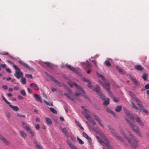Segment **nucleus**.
Masks as SVG:
<instances>
[{"label": "nucleus", "instance_id": "nucleus-29", "mask_svg": "<svg viewBox=\"0 0 149 149\" xmlns=\"http://www.w3.org/2000/svg\"><path fill=\"white\" fill-rule=\"evenodd\" d=\"M26 130L28 131L29 133H30L32 136H34L35 135V133L34 132L32 131L30 128H27V129H26Z\"/></svg>", "mask_w": 149, "mask_h": 149}, {"label": "nucleus", "instance_id": "nucleus-8", "mask_svg": "<svg viewBox=\"0 0 149 149\" xmlns=\"http://www.w3.org/2000/svg\"><path fill=\"white\" fill-rule=\"evenodd\" d=\"M87 85L88 88L94 91L98 92V90H99V86L96 85L95 87H94V86H92L90 81L88 83Z\"/></svg>", "mask_w": 149, "mask_h": 149}, {"label": "nucleus", "instance_id": "nucleus-40", "mask_svg": "<svg viewBox=\"0 0 149 149\" xmlns=\"http://www.w3.org/2000/svg\"><path fill=\"white\" fill-rule=\"evenodd\" d=\"M130 95L135 100H136L137 98L136 96L132 92H129Z\"/></svg>", "mask_w": 149, "mask_h": 149}, {"label": "nucleus", "instance_id": "nucleus-56", "mask_svg": "<svg viewBox=\"0 0 149 149\" xmlns=\"http://www.w3.org/2000/svg\"><path fill=\"white\" fill-rule=\"evenodd\" d=\"M25 76L26 78H29L30 79L32 78V75L31 74H26Z\"/></svg>", "mask_w": 149, "mask_h": 149}, {"label": "nucleus", "instance_id": "nucleus-32", "mask_svg": "<svg viewBox=\"0 0 149 149\" xmlns=\"http://www.w3.org/2000/svg\"><path fill=\"white\" fill-rule=\"evenodd\" d=\"M142 110L143 112H145L146 114L148 115H149V112L148 111L146 110V109H145L143 107L142 108H140V110L139 112H140L141 111V110Z\"/></svg>", "mask_w": 149, "mask_h": 149}, {"label": "nucleus", "instance_id": "nucleus-36", "mask_svg": "<svg viewBox=\"0 0 149 149\" xmlns=\"http://www.w3.org/2000/svg\"><path fill=\"white\" fill-rule=\"evenodd\" d=\"M131 103L132 105V107L133 109H134L136 110H139V108L135 105V104L132 101H131Z\"/></svg>", "mask_w": 149, "mask_h": 149}, {"label": "nucleus", "instance_id": "nucleus-3", "mask_svg": "<svg viewBox=\"0 0 149 149\" xmlns=\"http://www.w3.org/2000/svg\"><path fill=\"white\" fill-rule=\"evenodd\" d=\"M14 68L16 70L15 73L14 75L15 76L17 79H19L23 77L22 73L20 71V69L16 65H14Z\"/></svg>", "mask_w": 149, "mask_h": 149}, {"label": "nucleus", "instance_id": "nucleus-62", "mask_svg": "<svg viewBox=\"0 0 149 149\" xmlns=\"http://www.w3.org/2000/svg\"><path fill=\"white\" fill-rule=\"evenodd\" d=\"M6 61L8 63H9L11 65H13V67L14 68V65H15L12 62L8 60H7Z\"/></svg>", "mask_w": 149, "mask_h": 149}, {"label": "nucleus", "instance_id": "nucleus-4", "mask_svg": "<svg viewBox=\"0 0 149 149\" xmlns=\"http://www.w3.org/2000/svg\"><path fill=\"white\" fill-rule=\"evenodd\" d=\"M100 135L106 141V142H105L104 143V144L106 146L105 147L107 149H113L112 146L110 144V142L107 139L105 135L102 132L100 133Z\"/></svg>", "mask_w": 149, "mask_h": 149}, {"label": "nucleus", "instance_id": "nucleus-17", "mask_svg": "<svg viewBox=\"0 0 149 149\" xmlns=\"http://www.w3.org/2000/svg\"><path fill=\"white\" fill-rule=\"evenodd\" d=\"M130 127L132 129L133 131L135 132L139 133L140 132L138 127L134 125L133 124Z\"/></svg>", "mask_w": 149, "mask_h": 149}, {"label": "nucleus", "instance_id": "nucleus-42", "mask_svg": "<svg viewBox=\"0 0 149 149\" xmlns=\"http://www.w3.org/2000/svg\"><path fill=\"white\" fill-rule=\"evenodd\" d=\"M50 111L52 112L53 113L57 114V112L56 109H55L54 108L50 107L49 108Z\"/></svg>", "mask_w": 149, "mask_h": 149}, {"label": "nucleus", "instance_id": "nucleus-5", "mask_svg": "<svg viewBox=\"0 0 149 149\" xmlns=\"http://www.w3.org/2000/svg\"><path fill=\"white\" fill-rule=\"evenodd\" d=\"M48 77L50 78L51 81L54 82L55 84L58 86L61 87L63 86L64 88L66 87V86L62 82L58 81V80H57L52 75H49L48 76Z\"/></svg>", "mask_w": 149, "mask_h": 149}, {"label": "nucleus", "instance_id": "nucleus-64", "mask_svg": "<svg viewBox=\"0 0 149 149\" xmlns=\"http://www.w3.org/2000/svg\"><path fill=\"white\" fill-rule=\"evenodd\" d=\"M98 123H99V125H100L102 127H104V126L101 123V120H99V121H98Z\"/></svg>", "mask_w": 149, "mask_h": 149}, {"label": "nucleus", "instance_id": "nucleus-11", "mask_svg": "<svg viewBox=\"0 0 149 149\" xmlns=\"http://www.w3.org/2000/svg\"><path fill=\"white\" fill-rule=\"evenodd\" d=\"M97 75L98 77L101 78L102 79L103 81V82L104 83L106 86H109L110 85V84L109 83V81L105 79V78L103 75H102L101 74L99 73H97Z\"/></svg>", "mask_w": 149, "mask_h": 149}, {"label": "nucleus", "instance_id": "nucleus-63", "mask_svg": "<svg viewBox=\"0 0 149 149\" xmlns=\"http://www.w3.org/2000/svg\"><path fill=\"white\" fill-rule=\"evenodd\" d=\"M83 80L85 82H86L87 83H88L89 81H90L88 79H87L86 78H83Z\"/></svg>", "mask_w": 149, "mask_h": 149}, {"label": "nucleus", "instance_id": "nucleus-57", "mask_svg": "<svg viewBox=\"0 0 149 149\" xmlns=\"http://www.w3.org/2000/svg\"><path fill=\"white\" fill-rule=\"evenodd\" d=\"M94 119L98 122V121H99V120H101L97 116H96L94 115H93Z\"/></svg>", "mask_w": 149, "mask_h": 149}, {"label": "nucleus", "instance_id": "nucleus-52", "mask_svg": "<svg viewBox=\"0 0 149 149\" xmlns=\"http://www.w3.org/2000/svg\"><path fill=\"white\" fill-rule=\"evenodd\" d=\"M76 123L77 125L79 126L80 129L82 130H84V128L81 126V125L79 123V122H77V121H76Z\"/></svg>", "mask_w": 149, "mask_h": 149}, {"label": "nucleus", "instance_id": "nucleus-44", "mask_svg": "<svg viewBox=\"0 0 149 149\" xmlns=\"http://www.w3.org/2000/svg\"><path fill=\"white\" fill-rule=\"evenodd\" d=\"M21 83L23 84H25L26 83V79L24 77H22L21 79Z\"/></svg>", "mask_w": 149, "mask_h": 149}, {"label": "nucleus", "instance_id": "nucleus-31", "mask_svg": "<svg viewBox=\"0 0 149 149\" xmlns=\"http://www.w3.org/2000/svg\"><path fill=\"white\" fill-rule=\"evenodd\" d=\"M21 123L23 127L26 130V129H27V128H29V127L26 125V123H25L24 122H22Z\"/></svg>", "mask_w": 149, "mask_h": 149}, {"label": "nucleus", "instance_id": "nucleus-25", "mask_svg": "<svg viewBox=\"0 0 149 149\" xmlns=\"http://www.w3.org/2000/svg\"><path fill=\"white\" fill-rule=\"evenodd\" d=\"M134 68L140 71H142L143 69V68L140 65H135Z\"/></svg>", "mask_w": 149, "mask_h": 149}, {"label": "nucleus", "instance_id": "nucleus-45", "mask_svg": "<svg viewBox=\"0 0 149 149\" xmlns=\"http://www.w3.org/2000/svg\"><path fill=\"white\" fill-rule=\"evenodd\" d=\"M43 102L45 103L47 105L49 106H53L52 103H51L50 102H47L45 100H44Z\"/></svg>", "mask_w": 149, "mask_h": 149}, {"label": "nucleus", "instance_id": "nucleus-35", "mask_svg": "<svg viewBox=\"0 0 149 149\" xmlns=\"http://www.w3.org/2000/svg\"><path fill=\"white\" fill-rule=\"evenodd\" d=\"M66 65L67 66V67L69 68L72 71H74L75 69V68L72 67L70 65H68V64H66Z\"/></svg>", "mask_w": 149, "mask_h": 149}, {"label": "nucleus", "instance_id": "nucleus-13", "mask_svg": "<svg viewBox=\"0 0 149 149\" xmlns=\"http://www.w3.org/2000/svg\"><path fill=\"white\" fill-rule=\"evenodd\" d=\"M129 77L131 80L133 82L134 84L136 86H138L139 84V81H137L135 78H134L132 76L130 75Z\"/></svg>", "mask_w": 149, "mask_h": 149}, {"label": "nucleus", "instance_id": "nucleus-60", "mask_svg": "<svg viewBox=\"0 0 149 149\" xmlns=\"http://www.w3.org/2000/svg\"><path fill=\"white\" fill-rule=\"evenodd\" d=\"M17 116L19 117H25V115H22L18 113H17Z\"/></svg>", "mask_w": 149, "mask_h": 149}, {"label": "nucleus", "instance_id": "nucleus-50", "mask_svg": "<svg viewBox=\"0 0 149 149\" xmlns=\"http://www.w3.org/2000/svg\"><path fill=\"white\" fill-rule=\"evenodd\" d=\"M67 90V91L70 94H72V92L71 90L68 87L66 86V87L64 88Z\"/></svg>", "mask_w": 149, "mask_h": 149}, {"label": "nucleus", "instance_id": "nucleus-58", "mask_svg": "<svg viewBox=\"0 0 149 149\" xmlns=\"http://www.w3.org/2000/svg\"><path fill=\"white\" fill-rule=\"evenodd\" d=\"M0 54L1 55H8V52H3L0 53Z\"/></svg>", "mask_w": 149, "mask_h": 149}, {"label": "nucleus", "instance_id": "nucleus-7", "mask_svg": "<svg viewBox=\"0 0 149 149\" xmlns=\"http://www.w3.org/2000/svg\"><path fill=\"white\" fill-rule=\"evenodd\" d=\"M82 108L83 109L84 111L82 112V114L84 117L87 119L90 117V111L86 109H85L84 106H81Z\"/></svg>", "mask_w": 149, "mask_h": 149}, {"label": "nucleus", "instance_id": "nucleus-28", "mask_svg": "<svg viewBox=\"0 0 149 149\" xmlns=\"http://www.w3.org/2000/svg\"><path fill=\"white\" fill-rule=\"evenodd\" d=\"M96 139L98 142L102 145L104 146L105 142H103L102 139L98 136H96Z\"/></svg>", "mask_w": 149, "mask_h": 149}, {"label": "nucleus", "instance_id": "nucleus-24", "mask_svg": "<svg viewBox=\"0 0 149 149\" xmlns=\"http://www.w3.org/2000/svg\"><path fill=\"white\" fill-rule=\"evenodd\" d=\"M19 132L21 136L24 139L26 138L27 137V134L23 131L20 130Z\"/></svg>", "mask_w": 149, "mask_h": 149}, {"label": "nucleus", "instance_id": "nucleus-19", "mask_svg": "<svg viewBox=\"0 0 149 149\" xmlns=\"http://www.w3.org/2000/svg\"><path fill=\"white\" fill-rule=\"evenodd\" d=\"M33 96L37 101L40 102H42L41 98L40 95H39L34 94L33 95Z\"/></svg>", "mask_w": 149, "mask_h": 149}, {"label": "nucleus", "instance_id": "nucleus-33", "mask_svg": "<svg viewBox=\"0 0 149 149\" xmlns=\"http://www.w3.org/2000/svg\"><path fill=\"white\" fill-rule=\"evenodd\" d=\"M122 109V107L121 106H117L116 109H115V111L117 112H119Z\"/></svg>", "mask_w": 149, "mask_h": 149}, {"label": "nucleus", "instance_id": "nucleus-12", "mask_svg": "<svg viewBox=\"0 0 149 149\" xmlns=\"http://www.w3.org/2000/svg\"><path fill=\"white\" fill-rule=\"evenodd\" d=\"M0 140L1 141L4 142L6 145H8L10 144V142L7 140L6 139L4 138L2 135L0 134Z\"/></svg>", "mask_w": 149, "mask_h": 149}, {"label": "nucleus", "instance_id": "nucleus-55", "mask_svg": "<svg viewBox=\"0 0 149 149\" xmlns=\"http://www.w3.org/2000/svg\"><path fill=\"white\" fill-rule=\"evenodd\" d=\"M71 149H77L76 148V147L72 143H71V145L69 146Z\"/></svg>", "mask_w": 149, "mask_h": 149}, {"label": "nucleus", "instance_id": "nucleus-27", "mask_svg": "<svg viewBox=\"0 0 149 149\" xmlns=\"http://www.w3.org/2000/svg\"><path fill=\"white\" fill-rule=\"evenodd\" d=\"M62 132L64 133V134L65 135V136H66L67 138L69 137V136L68 135V132L65 128H63L62 129Z\"/></svg>", "mask_w": 149, "mask_h": 149}, {"label": "nucleus", "instance_id": "nucleus-6", "mask_svg": "<svg viewBox=\"0 0 149 149\" xmlns=\"http://www.w3.org/2000/svg\"><path fill=\"white\" fill-rule=\"evenodd\" d=\"M108 128L109 129L111 133L115 137L117 138L119 140L121 141H123V139H122V137L118 135L116 132L112 127L110 126H108Z\"/></svg>", "mask_w": 149, "mask_h": 149}, {"label": "nucleus", "instance_id": "nucleus-16", "mask_svg": "<svg viewBox=\"0 0 149 149\" xmlns=\"http://www.w3.org/2000/svg\"><path fill=\"white\" fill-rule=\"evenodd\" d=\"M136 121L141 126H143L144 125V123L141 121L140 118L138 116H136L135 118Z\"/></svg>", "mask_w": 149, "mask_h": 149}, {"label": "nucleus", "instance_id": "nucleus-26", "mask_svg": "<svg viewBox=\"0 0 149 149\" xmlns=\"http://www.w3.org/2000/svg\"><path fill=\"white\" fill-rule=\"evenodd\" d=\"M109 104V99L107 98L106 99H105L104 100L103 104L104 105L107 106Z\"/></svg>", "mask_w": 149, "mask_h": 149}, {"label": "nucleus", "instance_id": "nucleus-53", "mask_svg": "<svg viewBox=\"0 0 149 149\" xmlns=\"http://www.w3.org/2000/svg\"><path fill=\"white\" fill-rule=\"evenodd\" d=\"M20 93L21 95L24 96L26 95V93L24 89L20 91Z\"/></svg>", "mask_w": 149, "mask_h": 149}, {"label": "nucleus", "instance_id": "nucleus-38", "mask_svg": "<svg viewBox=\"0 0 149 149\" xmlns=\"http://www.w3.org/2000/svg\"><path fill=\"white\" fill-rule=\"evenodd\" d=\"M106 111L108 113L111 114L114 116V117L115 116V114L112 111L110 110L108 108L107 109H106Z\"/></svg>", "mask_w": 149, "mask_h": 149}, {"label": "nucleus", "instance_id": "nucleus-9", "mask_svg": "<svg viewBox=\"0 0 149 149\" xmlns=\"http://www.w3.org/2000/svg\"><path fill=\"white\" fill-rule=\"evenodd\" d=\"M123 110L124 111L126 116L129 118L131 120L133 121L134 117L132 114L130 113L125 108H123Z\"/></svg>", "mask_w": 149, "mask_h": 149}, {"label": "nucleus", "instance_id": "nucleus-34", "mask_svg": "<svg viewBox=\"0 0 149 149\" xmlns=\"http://www.w3.org/2000/svg\"><path fill=\"white\" fill-rule=\"evenodd\" d=\"M44 63L46 65L47 67L50 68H52L53 67V66L49 62H44Z\"/></svg>", "mask_w": 149, "mask_h": 149}, {"label": "nucleus", "instance_id": "nucleus-21", "mask_svg": "<svg viewBox=\"0 0 149 149\" xmlns=\"http://www.w3.org/2000/svg\"><path fill=\"white\" fill-rule=\"evenodd\" d=\"M9 106L14 111H17L19 110V108L17 106H14L11 104L10 103V104H8Z\"/></svg>", "mask_w": 149, "mask_h": 149}, {"label": "nucleus", "instance_id": "nucleus-48", "mask_svg": "<svg viewBox=\"0 0 149 149\" xmlns=\"http://www.w3.org/2000/svg\"><path fill=\"white\" fill-rule=\"evenodd\" d=\"M87 120H89L93 125H96L95 122L93 120H92V118L91 117L87 119Z\"/></svg>", "mask_w": 149, "mask_h": 149}, {"label": "nucleus", "instance_id": "nucleus-1", "mask_svg": "<svg viewBox=\"0 0 149 149\" xmlns=\"http://www.w3.org/2000/svg\"><path fill=\"white\" fill-rule=\"evenodd\" d=\"M68 84L70 86L72 87H73V85H74V86L77 88V90L79 92V93H78L76 92H75V96H78L80 95L83 97L84 98L86 99L87 100H89L88 97L85 95V91L83 90V88L81 86L78 85L77 83L74 81L70 82L68 83Z\"/></svg>", "mask_w": 149, "mask_h": 149}, {"label": "nucleus", "instance_id": "nucleus-23", "mask_svg": "<svg viewBox=\"0 0 149 149\" xmlns=\"http://www.w3.org/2000/svg\"><path fill=\"white\" fill-rule=\"evenodd\" d=\"M33 142L34 144L36 146L38 149H43L41 146L38 143V142L36 140H34Z\"/></svg>", "mask_w": 149, "mask_h": 149}, {"label": "nucleus", "instance_id": "nucleus-54", "mask_svg": "<svg viewBox=\"0 0 149 149\" xmlns=\"http://www.w3.org/2000/svg\"><path fill=\"white\" fill-rule=\"evenodd\" d=\"M125 120L127 122V124L129 125L130 127L132 124L131 123V122L128 119L125 118Z\"/></svg>", "mask_w": 149, "mask_h": 149}, {"label": "nucleus", "instance_id": "nucleus-18", "mask_svg": "<svg viewBox=\"0 0 149 149\" xmlns=\"http://www.w3.org/2000/svg\"><path fill=\"white\" fill-rule=\"evenodd\" d=\"M83 136L88 141L90 144L91 145L92 144V140L91 138H90V137L85 132L83 133Z\"/></svg>", "mask_w": 149, "mask_h": 149}, {"label": "nucleus", "instance_id": "nucleus-59", "mask_svg": "<svg viewBox=\"0 0 149 149\" xmlns=\"http://www.w3.org/2000/svg\"><path fill=\"white\" fill-rule=\"evenodd\" d=\"M0 67L1 68H6L7 66L6 64H2L0 65Z\"/></svg>", "mask_w": 149, "mask_h": 149}, {"label": "nucleus", "instance_id": "nucleus-20", "mask_svg": "<svg viewBox=\"0 0 149 149\" xmlns=\"http://www.w3.org/2000/svg\"><path fill=\"white\" fill-rule=\"evenodd\" d=\"M135 100L136 102L138 105L139 107V109L140 110V108H142L143 107L142 102L138 98Z\"/></svg>", "mask_w": 149, "mask_h": 149}, {"label": "nucleus", "instance_id": "nucleus-47", "mask_svg": "<svg viewBox=\"0 0 149 149\" xmlns=\"http://www.w3.org/2000/svg\"><path fill=\"white\" fill-rule=\"evenodd\" d=\"M77 141L80 144H83L84 143V142L78 136H77Z\"/></svg>", "mask_w": 149, "mask_h": 149}, {"label": "nucleus", "instance_id": "nucleus-46", "mask_svg": "<svg viewBox=\"0 0 149 149\" xmlns=\"http://www.w3.org/2000/svg\"><path fill=\"white\" fill-rule=\"evenodd\" d=\"M104 63H105L107 66H110L111 65V63L108 60H106L104 62Z\"/></svg>", "mask_w": 149, "mask_h": 149}, {"label": "nucleus", "instance_id": "nucleus-49", "mask_svg": "<svg viewBox=\"0 0 149 149\" xmlns=\"http://www.w3.org/2000/svg\"><path fill=\"white\" fill-rule=\"evenodd\" d=\"M146 89H149V84L145 85L144 86V88H142L141 91L145 90Z\"/></svg>", "mask_w": 149, "mask_h": 149}, {"label": "nucleus", "instance_id": "nucleus-37", "mask_svg": "<svg viewBox=\"0 0 149 149\" xmlns=\"http://www.w3.org/2000/svg\"><path fill=\"white\" fill-rule=\"evenodd\" d=\"M73 72H75L80 76H82V74H81L80 72L78 70L76 69L75 68V69L74 70Z\"/></svg>", "mask_w": 149, "mask_h": 149}, {"label": "nucleus", "instance_id": "nucleus-51", "mask_svg": "<svg viewBox=\"0 0 149 149\" xmlns=\"http://www.w3.org/2000/svg\"><path fill=\"white\" fill-rule=\"evenodd\" d=\"M112 98L113 99V101L115 102H117L119 101V99L118 98H116L114 96H113Z\"/></svg>", "mask_w": 149, "mask_h": 149}, {"label": "nucleus", "instance_id": "nucleus-43", "mask_svg": "<svg viewBox=\"0 0 149 149\" xmlns=\"http://www.w3.org/2000/svg\"><path fill=\"white\" fill-rule=\"evenodd\" d=\"M2 98L8 104H10V102H8L3 96V94L1 95Z\"/></svg>", "mask_w": 149, "mask_h": 149}, {"label": "nucleus", "instance_id": "nucleus-22", "mask_svg": "<svg viewBox=\"0 0 149 149\" xmlns=\"http://www.w3.org/2000/svg\"><path fill=\"white\" fill-rule=\"evenodd\" d=\"M30 86L32 87H33V89L36 90H38L39 88H38L37 85L34 83H32L30 84Z\"/></svg>", "mask_w": 149, "mask_h": 149}, {"label": "nucleus", "instance_id": "nucleus-2", "mask_svg": "<svg viewBox=\"0 0 149 149\" xmlns=\"http://www.w3.org/2000/svg\"><path fill=\"white\" fill-rule=\"evenodd\" d=\"M129 135L131 139H130L128 137L125 136L126 139L127 140L128 143L133 148H135L137 147V141L136 140V138L133 136L132 135L130 134Z\"/></svg>", "mask_w": 149, "mask_h": 149}, {"label": "nucleus", "instance_id": "nucleus-14", "mask_svg": "<svg viewBox=\"0 0 149 149\" xmlns=\"http://www.w3.org/2000/svg\"><path fill=\"white\" fill-rule=\"evenodd\" d=\"M19 63L22 65L24 66L25 67L27 68L28 69L31 70H34L33 69L29 66L27 65L26 63H25L24 62L22 61H18Z\"/></svg>", "mask_w": 149, "mask_h": 149}, {"label": "nucleus", "instance_id": "nucleus-39", "mask_svg": "<svg viewBox=\"0 0 149 149\" xmlns=\"http://www.w3.org/2000/svg\"><path fill=\"white\" fill-rule=\"evenodd\" d=\"M142 78L145 81L148 78V76L147 74L146 73H144L143 74L142 76Z\"/></svg>", "mask_w": 149, "mask_h": 149}, {"label": "nucleus", "instance_id": "nucleus-15", "mask_svg": "<svg viewBox=\"0 0 149 149\" xmlns=\"http://www.w3.org/2000/svg\"><path fill=\"white\" fill-rule=\"evenodd\" d=\"M98 90V92H95L97 93L98 95L100 96V97L102 100H104L105 98V96L101 92L100 89V87L99 88V90Z\"/></svg>", "mask_w": 149, "mask_h": 149}, {"label": "nucleus", "instance_id": "nucleus-41", "mask_svg": "<svg viewBox=\"0 0 149 149\" xmlns=\"http://www.w3.org/2000/svg\"><path fill=\"white\" fill-rule=\"evenodd\" d=\"M86 123L87 124V125H88V126L89 127H90V128L91 129L93 130V131H96V130H95V129L93 127V126L92 125H91V124L90 123H89L88 122H87Z\"/></svg>", "mask_w": 149, "mask_h": 149}, {"label": "nucleus", "instance_id": "nucleus-61", "mask_svg": "<svg viewBox=\"0 0 149 149\" xmlns=\"http://www.w3.org/2000/svg\"><path fill=\"white\" fill-rule=\"evenodd\" d=\"M35 127L36 130H39L40 128L39 125L38 124L35 125Z\"/></svg>", "mask_w": 149, "mask_h": 149}, {"label": "nucleus", "instance_id": "nucleus-10", "mask_svg": "<svg viewBox=\"0 0 149 149\" xmlns=\"http://www.w3.org/2000/svg\"><path fill=\"white\" fill-rule=\"evenodd\" d=\"M110 84L109 86H106L107 87H106V86H105V85L103 84H102V86L103 87V88L105 89L107 91H108V93L109 95L110 96V97L112 98L114 96H113L112 93L109 90V89L110 88Z\"/></svg>", "mask_w": 149, "mask_h": 149}, {"label": "nucleus", "instance_id": "nucleus-30", "mask_svg": "<svg viewBox=\"0 0 149 149\" xmlns=\"http://www.w3.org/2000/svg\"><path fill=\"white\" fill-rule=\"evenodd\" d=\"M45 119L47 124L49 125H51L52 124V121L49 118L46 117L45 118Z\"/></svg>", "mask_w": 149, "mask_h": 149}]
</instances>
